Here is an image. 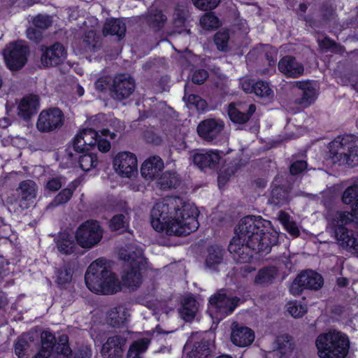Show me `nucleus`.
<instances>
[{"label": "nucleus", "mask_w": 358, "mask_h": 358, "mask_svg": "<svg viewBox=\"0 0 358 358\" xmlns=\"http://www.w3.org/2000/svg\"><path fill=\"white\" fill-rule=\"evenodd\" d=\"M197 208L179 197H167L155 203L151 210V224L168 235L187 236L199 227Z\"/></svg>", "instance_id": "1"}, {"label": "nucleus", "mask_w": 358, "mask_h": 358, "mask_svg": "<svg viewBox=\"0 0 358 358\" xmlns=\"http://www.w3.org/2000/svg\"><path fill=\"white\" fill-rule=\"evenodd\" d=\"M270 222L261 217L249 215L239 222L236 229L238 238L257 252H268L278 243V235L270 231Z\"/></svg>", "instance_id": "2"}, {"label": "nucleus", "mask_w": 358, "mask_h": 358, "mask_svg": "<svg viewBox=\"0 0 358 358\" xmlns=\"http://www.w3.org/2000/svg\"><path fill=\"white\" fill-rule=\"evenodd\" d=\"M85 280L88 289L96 294H113L121 289L118 278L101 259H96L89 266Z\"/></svg>", "instance_id": "3"}, {"label": "nucleus", "mask_w": 358, "mask_h": 358, "mask_svg": "<svg viewBox=\"0 0 358 358\" xmlns=\"http://www.w3.org/2000/svg\"><path fill=\"white\" fill-rule=\"evenodd\" d=\"M119 257L124 262L121 276L122 284L132 290L136 289L142 283L141 271L145 265L143 250L133 247L121 248Z\"/></svg>", "instance_id": "4"}, {"label": "nucleus", "mask_w": 358, "mask_h": 358, "mask_svg": "<svg viewBox=\"0 0 358 358\" xmlns=\"http://www.w3.org/2000/svg\"><path fill=\"white\" fill-rule=\"evenodd\" d=\"M320 358H345L348 354V337L337 331L320 334L315 341Z\"/></svg>", "instance_id": "5"}, {"label": "nucleus", "mask_w": 358, "mask_h": 358, "mask_svg": "<svg viewBox=\"0 0 358 358\" xmlns=\"http://www.w3.org/2000/svg\"><path fill=\"white\" fill-rule=\"evenodd\" d=\"M329 158L339 166L358 164V140L352 136H338L329 143Z\"/></svg>", "instance_id": "6"}, {"label": "nucleus", "mask_w": 358, "mask_h": 358, "mask_svg": "<svg viewBox=\"0 0 358 358\" xmlns=\"http://www.w3.org/2000/svg\"><path fill=\"white\" fill-rule=\"evenodd\" d=\"M354 215L350 212H336L332 217L330 226L338 243L353 253L358 244V238L350 224H353Z\"/></svg>", "instance_id": "7"}, {"label": "nucleus", "mask_w": 358, "mask_h": 358, "mask_svg": "<svg viewBox=\"0 0 358 358\" xmlns=\"http://www.w3.org/2000/svg\"><path fill=\"white\" fill-rule=\"evenodd\" d=\"M239 301L238 297L228 294L225 289H220L210 297L208 311L211 317L222 319L231 314Z\"/></svg>", "instance_id": "8"}, {"label": "nucleus", "mask_w": 358, "mask_h": 358, "mask_svg": "<svg viewBox=\"0 0 358 358\" xmlns=\"http://www.w3.org/2000/svg\"><path fill=\"white\" fill-rule=\"evenodd\" d=\"M103 236V229L95 220H87L76 231V239L83 248L90 249L97 245Z\"/></svg>", "instance_id": "9"}, {"label": "nucleus", "mask_w": 358, "mask_h": 358, "mask_svg": "<svg viewBox=\"0 0 358 358\" xmlns=\"http://www.w3.org/2000/svg\"><path fill=\"white\" fill-rule=\"evenodd\" d=\"M29 54V48L22 41L10 43L3 51L6 65L12 71L22 69L27 61Z\"/></svg>", "instance_id": "10"}, {"label": "nucleus", "mask_w": 358, "mask_h": 358, "mask_svg": "<svg viewBox=\"0 0 358 358\" xmlns=\"http://www.w3.org/2000/svg\"><path fill=\"white\" fill-rule=\"evenodd\" d=\"M64 122V115L58 108H52L42 110L38 117L36 127L43 133H50L59 130Z\"/></svg>", "instance_id": "11"}, {"label": "nucleus", "mask_w": 358, "mask_h": 358, "mask_svg": "<svg viewBox=\"0 0 358 358\" xmlns=\"http://www.w3.org/2000/svg\"><path fill=\"white\" fill-rule=\"evenodd\" d=\"M135 88V81L129 74H117L113 78V83L110 87V95L115 100L122 101L129 98Z\"/></svg>", "instance_id": "12"}, {"label": "nucleus", "mask_w": 358, "mask_h": 358, "mask_svg": "<svg viewBox=\"0 0 358 358\" xmlns=\"http://www.w3.org/2000/svg\"><path fill=\"white\" fill-rule=\"evenodd\" d=\"M323 278L321 275L313 271H308L298 275L292 283L289 290L295 296L300 295L304 289H318L323 285Z\"/></svg>", "instance_id": "13"}, {"label": "nucleus", "mask_w": 358, "mask_h": 358, "mask_svg": "<svg viewBox=\"0 0 358 358\" xmlns=\"http://www.w3.org/2000/svg\"><path fill=\"white\" fill-rule=\"evenodd\" d=\"M41 64L44 67L56 66L63 63L66 58V50L64 45L56 42L50 46L41 45Z\"/></svg>", "instance_id": "14"}, {"label": "nucleus", "mask_w": 358, "mask_h": 358, "mask_svg": "<svg viewBox=\"0 0 358 358\" xmlns=\"http://www.w3.org/2000/svg\"><path fill=\"white\" fill-rule=\"evenodd\" d=\"M113 166L122 176L130 177L137 171V159L130 152H121L115 157Z\"/></svg>", "instance_id": "15"}, {"label": "nucleus", "mask_w": 358, "mask_h": 358, "mask_svg": "<svg viewBox=\"0 0 358 358\" xmlns=\"http://www.w3.org/2000/svg\"><path fill=\"white\" fill-rule=\"evenodd\" d=\"M256 110L255 104L243 102L231 103L228 106L230 120L236 124H243L248 122Z\"/></svg>", "instance_id": "16"}, {"label": "nucleus", "mask_w": 358, "mask_h": 358, "mask_svg": "<svg viewBox=\"0 0 358 358\" xmlns=\"http://www.w3.org/2000/svg\"><path fill=\"white\" fill-rule=\"evenodd\" d=\"M127 338L124 335H114L108 338L103 344L101 354L103 358H120L122 357Z\"/></svg>", "instance_id": "17"}, {"label": "nucleus", "mask_w": 358, "mask_h": 358, "mask_svg": "<svg viewBox=\"0 0 358 358\" xmlns=\"http://www.w3.org/2000/svg\"><path fill=\"white\" fill-rule=\"evenodd\" d=\"M99 136L98 132L93 129H83L73 139L74 150L78 153L87 152L96 145Z\"/></svg>", "instance_id": "18"}, {"label": "nucleus", "mask_w": 358, "mask_h": 358, "mask_svg": "<svg viewBox=\"0 0 358 358\" xmlns=\"http://www.w3.org/2000/svg\"><path fill=\"white\" fill-rule=\"evenodd\" d=\"M223 129L224 124L222 121L206 119L199 124L196 130L202 139L211 142L218 137Z\"/></svg>", "instance_id": "19"}, {"label": "nucleus", "mask_w": 358, "mask_h": 358, "mask_svg": "<svg viewBox=\"0 0 358 358\" xmlns=\"http://www.w3.org/2000/svg\"><path fill=\"white\" fill-rule=\"evenodd\" d=\"M255 340L254 331L248 327L236 322L231 325V341L238 347H246L252 344Z\"/></svg>", "instance_id": "20"}, {"label": "nucleus", "mask_w": 358, "mask_h": 358, "mask_svg": "<svg viewBox=\"0 0 358 358\" xmlns=\"http://www.w3.org/2000/svg\"><path fill=\"white\" fill-rule=\"evenodd\" d=\"M278 70L287 78H296L303 75L304 66L295 57L287 55L280 59Z\"/></svg>", "instance_id": "21"}, {"label": "nucleus", "mask_w": 358, "mask_h": 358, "mask_svg": "<svg viewBox=\"0 0 358 358\" xmlns=\"http://www.w3.org/2000/svg\"><path fill=\"white\" fill-rule=\"evenodd\" d=\"M228 250L233 255L234 259L239 263L249 262L252 257V251H255L248 245L247 243L235 237L231 241Z\"/></svg>", "instance_id": "22"}, {"label": "nucleus", "mask_w": 358, "mask_h": 358, "mask_svg": "<svg viewBox=\"0 0 358 358\" xmlns=\"http://www.w3.org/2000/svg\"><path fill=\"white\" fill-rule=\"evenodd\" d=\"M38 338L36 332H30L24 334L18 338L15 345V353L18 358H27L29 352L33 351Z\"/></svg>", "instance_id": "23"}, {"label": "nucleus", "mask_w": 358, "mask_h": 358, "mask_svg": "<svg viewBox=\"0 0 358 358\" xmlns=\"http://www.w3.org/2000/svg\"><path fill=\"white\" fill-rule=\"evenodd\" d=\"M296 87L302 91L301 96L296 99L295 103L303 108H306L313 103L316 99V90L310 82L299 81L295 84Z\"/></svg>", "instance_id": "24"}, {"label": "nucleus", "mask_w": 358, "mask_h": 358, "mask_svg": "<svg viewBox=\"0 0 358 358\" xmlns=\"http://www.w3.org/2000/svg\"><path fill=\"white\" fill-rule=\"evenodd\" d=\"M220 156L217 152L208 151L199 152L193 155V162L200 169H214L219 164Z\"/></svg>", "instance_id": "25"}, {"label": "nucleus", "mask_w": 358, "mask_h": 358, "mask_svg": "<svg viewBox=\"0 0 358 358\" xmlns=\"http://www.w3.org/2000/svg\"><path fill=\"white\" fill-rule=\"evenodd\" d=\"M39 107V99L36 95L30 94L24 97L18 106V115L24 120L34 115Z\"/></svg>", "instance_id": "26"}, {"label": "nucleus", "mask_w": 358, "mask_h": 358, "mask_svg": "<svg viewBox=\"0 0 358 358\" xmlns=\"http://www.w3.org/2000/svg\"><path fill=\"white\" fill-rule=\"evenodd\" d=\"M163 168L164 162L159 157H150L143 163L141 169V175L146 179H152Z\"/></svg>", "instance_id": "27"}, {"label": "nucleus", "mask_w": 358, "mask_h": 358, "mask_svg": "<svg viewBox=\"0 0 358 358\" xmlns=\"http://www.w3.org/2000/svg\"><path fill=\"white\" fill-rule=\"evenodd\" d=\"M41 348L40 350L32 358H48L57 344L55 336L49 331L41 333Z\"/></svg>", "instance_id": "28"}, {"label": "nucleus", "mask_w": 358, "mask_h": 358, "mask_svg": "<svg viewBox=\"0 0 358 358\" xmlns=\"http://www.w3.org/2000/svg\"><path fill=\"white\" fill-rule=\"evenodd\" d=\"M16 191L22 201L33 202L36 197L38 187L34 180H25L19 184Z\"/></svg>", "instance_id": "29"}, {"label": "nucleus", "mask_w": 358, "mask_h": 358, "mask_svg": "<svg viewBox=\"0 0 358 358\" xmlns=\"http://www.w3.org/2000/svg\"><path fill=\"white\" fill-rule=\"evenodd\" d=\"M278 275V270L275 266H267L259 269L255 278L257 285L266 287L272 284Z\"/></svg>", "instance_id": "30"}, {"label": "nucleus", "mask_w": 358, "mask_h": 358, "mask_svg": "<svg viewBox=\"0 0 358 358\" xmlns=\"http://www.w3.org/2000/svg\"><path fill=\"white\" fill-rule=\"evenodd\" d=\"M199 309V304L194 297H185L179 309L181 317L186 322H191L194 320Z\"/></svg>", "instance_id": "31"}, {"label": "nucleus", "mask_w": 358, "mask_h": 358, "mask_svg": "<svg viewBox=\"0 0 358 358\" xmlns=\"http://www.w3.org/2000/svg\"><path fill=\"white\" fill-rule=\"evenodd\" d=\"M102 31L104 36H116L120 40L124 36L126 25L118 19L108 20L103 25Z\"/></svg>", "instance_id": "32"}, {"label": "nucleus", "mask_w": 358, "mask_h": 358, "mask_svg": "<svg viewBox=\"0 0 358 358\" xmlns=\"http://www.w3.org/2000/svg\"><path fill=\"white\" fill-rule=\"evenodd\" d=\"M342 201L344 203L350 205L352 210L358 213V177L353 185L344 191Z\"/></svg>", "instance_id": "33"}, {"label": "nucleus", "mask_w": 358, "mask_h": 358, "mask_svg": "<svg viewBox=\"0 0 358 358\" xmlns=\"http://www.w3.org/2000/svg\"><path fill=\"white\" fill-rule=\"evenodd\" d=\"M180 184V179L175 171H166L158 179L157 185L161 189H175Z\"/></svg>", "instance_id": "34"}, {"label": "nucleus", "mask_w": 358, "mask_h": 358, "mask_svg": "<svg viewBox=\"0 0 358 358\" xmlns=\"http://www.w3.org/2000/svg\"><path fill=\"white\" fill-rule=\"evenodd\" d=\"M129 314L125 308L117 306L112 308L108 313V322L113 327H119L127 320Z\"/></svg>", "instance_id": "35"}, {"label": "nucleus", "mask_w": 358, "mask_h": 358, "mask_svg": "<svg viewBox=\"0 0 358 358\" xmlns=\"http://www.w3.org/2000/svg\"><path fill=\"white\" fill-rule=\"evenodd\" d=\"M269 203L275 206H283L287 204L289 201V192L282 186H275L273 187Z\"/></svg>", "instance_id": "36"}, {"label": "nucleus", "mask_w": 358, "mask_h": 358, "mask_svg": "<svg viewBox=\"0 0 358 358\" xmlns=\"http://www.w3.org/2000/svg\"><path fill=\"white\" fill-rule=\"evenodd\" d=\"M150 343L148 338H143L134 341L128 350L127 358H141V355L144 353Z\"/></svg>", "instance_id": "37"}, {"label": "nucleus", "mask_w": 358, "mask_h": 358, "mask_svg": "<svg viewBox=\"0 0 358 358\" xmlns=\"http://www.w3.org/2000/svg\"><path fill=\"white\" fill-rule=\"evenodd\" d=\"M223 258V251L217 246H211L208 249V255L206 258V266L209 268H215L220 264Z\"/></svg>", "instance_id": "38"}, {"label": "nucleus", "mask_w": 358, "mask_h": 358, "mask_svg": "<svg viewBox=\"0 0 358 358\" xmlns=\"http://www.w3.org/2000/svg\"><path fill=\"white\" fill-rule=\"evenodd\" d=\"M57 246L59 252L67 255L73 252L76 248V243L73 238L69 234L62 233L58 237Z\"/></svg>", "instance_id": "39"}, {"label": "nucleus", "mask_w": 358, "mask_h": 358, "mask_svg": "<svg viewBox=\"0 0 358 358\" xmlns=\"http://www.w3.org/2000/svg\"><path fill=\"white\" fill-rule=\"evenodd\" d=\"M83 43L86 51L95 52L101 47L100 38L94 30L85 34Z\"/></svg>", "instance_id": "40"}, {"label": "nucleus", "mask_w": 358, "mask_h": 358, "mask_svg": "<svg viewBox=\"0 0 358 358\" xmlns=\"http://www.w3.org/2000/svg\"><path fill=\"white\" fill-rule=\"evenodd\" d=\"M55 351L57 358H70L71 357L72 350L68 345V337L66 335L59 337Z\"/></svg>", "instance_id": "41"}, {"label": "nucleus", "mask_w": 358, "mask_h": 358, "mask_svg": "<svg viewBox=\"0 0 358 358\" xmlns=\"http://www.w3.org/2000/svg\"><path fill=\"white\" fill-rule=\"evenodd\" d=\"M78 157L80 167L85 171H90L98 164V159L96 155L93 153H84Z\"/></svg>", "instance_id": "42"}, {"label": "nucleus", "mask_w": 358, "mask_h": 358, "mask_svg": "<svg viewBox=\"0 0 358 358\" xmlns=\"http://www.w3.org/2000/svg\"><path fill=\"white\" fill-rule=\"evenodd\" d=\"M73 189L66 188L62 189L54 199L48 205L47 209L67 203L72 197Z\"/></svg>", "instance_id": "43"}, {"label": "nucleus", "mask_w": 358, "mask_h": 358, "mask_svg": "<svg viewBox=\"0 0 358 358\" xmlns=\"http://www.w3.org/2000/svg\"><path fill=\"white\" fill-rule=\"evenodd\" d=\"M214 42L218 50L227 51L229 49V34L227 30L217 32L214 36Z\"/></svg>", "instance_id": "44"}, {"label": "nucleus", "mask_w": 358, "mask_h": 358, "mask_svg": "<svg viewBox=\"0 0 358 358\" xmlns=\"http://www.w3.org/2000/svg\"><path fill=\"white\" fill-rule=\"evenodd\" d=\"M166 21V17L160 10H153L150 12L148 16L149 25L157 29H159Z\"/></svg>", "instance_id": "45"}, {"label": "nucleus", "mask_w": 358, "mask_h": 358, "mask_svg": "<svg viewBox=\"0 0 358 358\" xmlns=\"http://www.w3.org/2000/svg\"><path fill=\"white\" fill-rule=\"evenodd\" d=\"M275 350H278L282 355H287L292 351L293 345L287 335L278 336L275 340Z\"/></svg>", "instance_id": "46"}, {"label": "nucleus", "mask_w": 358, "mask_h": 358, "mask_svg": "<svg viewBox=\"0 0 358 358\" xmlns=\"http://www.w3.org/2000/svg\"><path fill=\"white\" fill-rule=\"evenodd\" d=\"M183 99L189 106H194L197 110H204L206 107V102L204 99L196 94H187V88H185Z\"/></svg>", "instance_id": "47"}, {"label": "nucleus", "mask_w": 358, "mask_h": 358, "mask_svg": "<svg viewBox=\"0 0 358 358\" xmlns=\"http://www.w3.org/2000/svg\"><path fill=\"white\" fill-rule=\"evenodd\" d=\"M254 93L261 98L268 99H272L273 96V92L268 84L262 80L255 83Z\"/></svg>", "instance_id": "48"}, {"label": "nucleus", "mask_w": 358, "mask_h": 358, "mask_svg": "<svg viewBox=\"0 0 358 358\" xmlns=\"http://www.w3.org/2000/svg\"><path fill=\"white\" fill-rule=\"evenodd\" d=\"M201 27L207 30L216 29L219 27L218 18L213 13H206L200 19Z\"/></svg>", "instance_id": "49"}, {"label": "nucleus", "mask_w": 358, "mask_h": 358, "mask_svg": "<svg viewBox=\"0 0 358 358\" xmlns=\"http://www.w3.org/2000/svg\"><path fill=\"white\" fill-rule=\"evenodd\" d=\"M319 46L321 50L324 51H327L328 50H331L332 52L335 53H343L344 51V48L336 43L335 41L331 40L330 38L325 37L324 39L321 41H318Z\"/></svg>", "instance_id": "50"}, {"label": "nucleus", "mask_w": 358, "mask_h": 358, "mask_svg": "<svg viewBox=\"0 0 358 358\" xmlns=\"http://www.w3.org/2000/svg\"><path fill=\"white\" fill-rule=\"evenodd\" d=\"M287 312L294 317H301L307 311V308L298 301H290L287 303Z\"/></svg>", "instance_id": "51"}, {"label": "nucleus", "mask_w": 358, "mask_h": 358, "mask_svg": "<svg viewBox=\"0 0 358 358\" xmlns=\"http://www.w3.org/2000/svg\"><path fill=\"white\" fill-rule=\"evenodd\" d=\"M189 15L188 9L185 3L178 4L173 13V19L176 24L181 25L185 23Z\"/></svg>", "instance_id": "52"}, {"label": "nucleus", "mask_w": 358, "mask_h": 358, "mask_svg": "<svg viewBox=\"0 0 358 358\" xmlns=\"http://www.w3.org/2000/svg\"><path fill=\"white\" fill-rule=\"evenodd\" d=\"M208 345V341L204 340L201 342L196 343L194 345V348L192 349L194 355L199 358L207 357L210 353Z\"/></svg>", "instance_id": "53"}, {"label": "nucleus", "mask_w": 358, "mask_h": 358, "mask_svg": "<svg viewBox=\"0 0 358 358\" xmlns=\"http://www.w3.org/2000/svg\"><path fill=\"white\" fill-rule=\"evenodd\" d=\"M72 279V271L67 266H64L57 272V282L59 285H65L71 282Z\"/></svg>", "instance_id": "54"}, {"label": "nucleus", "mask_w": 358, "mask_h": 358, "mask_svg": "<svg viewBox=\"0 0 358 358\" xmlns=\"http://www.w3.org/2000/svg\"><path fill=\"white\" fill-rule=\"evenodd\" d=\"M127 220L122 214L115 215L110 220V228L112 231H117L125 227Z\"/></svg>", "instance_id": "55"}, {"label": "nucleus", "mask_w": 358, "mask_h": 358, "mask_svg": "<svg viewBox=\"0 0 358 358\" xmlns=\"http://www.w3.org/2000/svg\"><path fill=\"white\" fill-rule=\"evenodd\" d=\"M196 7L201 10H211L215 8L220 0H192Z\"/></svg>", "instance_id": "56"}, {"label": "nucleus", "mask_w": 358, "mask_h": 358, "mask_svg": "<svg viewBox=\"0 0 358 358\" xmlns=\"http://www.w3.org/2000/svg\"><path fill=\"white\" fill-rule=\"evenodd\" d=\"M34 24L41 29H45L52 24V20L49 16L38 15L33 20Z\"/></svg>", "instance_id": "57"}, {"label": "nucleus", "mask_w": 358, "mask_h": 358, "mask_svg": "<svg viewBox=\"0 0 358 358\" xmlns=\"http://www.w3.org/2000/svg\"><path fill=\"white\" fill-rule=\"evenodd\" d=\"M113 83V78L108 76H101L95 83V88L99 91H104L110 87Z\"/></svg>", "instance_id": "58"}, {"label": "nucleus", "mask_w": 358, "mask_h": 358, "mask_svg": "<svg viewBox=\"0 0 358 358\" xmlns=\"http://www.w3.org/2000/svg\"><path fill=\"white\" fill-rule=\"evenodd\" d=\"M208 77V73L204 69L196 70L192 76V80L197 85L203 84Z\"/></svg>", "instance_id": "59"}, {"label": "nucleus", "mask_w": 358, "mask_h": 358, "mask_svg": "<svg viewBox=\"0 0 358 358\" xmlns=\"http://www.w3.org/2000/svg\"><path fill=\"white\" fill-rule=\"evenodd\" d=\"M27 36L34 43H38L43 39V32L34 27H29L27 30Z\"/></svg>", "instance_id": "60"}, {"label": "nucleus", "mask_w": 358, "mask_h": 358, "mask_svg": "<svg viewBox=\"0 0 358 358\" xmlns=\"http://www.w3.org/2000/svg\"><path fill=\"white\" fill-rule=\"evenodd\" d=\"M307 167L306 161L300 160L294 162L289 168V171L292 175H297L304 171Z\"/></svg>", "instance_id": "61"}, {"label": "nucleus", "mask_w": 358, "mask_h": 358, "mask_svg": "<svg viewBox=\"0 0 358 358\" xmlns=\"http://www.w3.org/2000/svg\"><path fill=\"white\" fill-rule=\"evenodd\" d=\"M255 83L254 80L248 78H243L241 80L242 89L247 93L254 92Z\"/></svg>", "instance_id": "62"}, {"label": "nucleus", "mask_w": 358, "mask_h": 358, "mask_svg": "<svg viewBox=\"0 0 358 358\" xmlns=\"http://www.w3.org/2000/svg\"><path fill=\"white\" fill-rule=\"evenodd\" d=\"M62 183L61 181V178H53L49 180L46 183V187L52 192L57 191L62 187Z\"/></svg>", "instance_id": "63"}, {"label": "nucleus", "mask_w": 358, "mask_h": 358, "mask_svg": "<svg viewBox=\"0 0 358 358\" xmlns=\"http://www.w3.org/2000/svg\"><path fill=\"white\" fill-rule=\"evenodd\" d=\"M91 356V349L88 346H83L78 350L74 358H90Z\"/></svg>", "instance_id": "64"}]
</instances>
